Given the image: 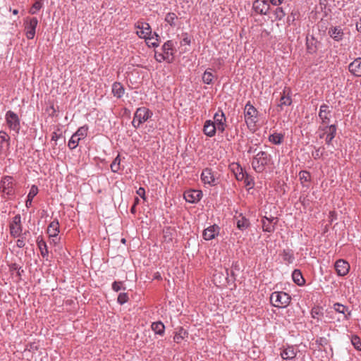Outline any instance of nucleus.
Listing matches in <instances>:
<instances>
[{
	"mask_svg": "<svg viewBox=\"0 0 361 361\" xmlns=\"http://www.w3.org/2000/svg\"><path fill=\"white\" fill-rule=\"evenodd\" d=\"M272 157L265 151H259L252 158L251 165L253 170L258 173H263L267 167L273 165Z\"/></svg>",
	"mask_w": 361,
	"mask_h": 361,
	"instance_id": "nucleus-1",
	"label": "nucleus"
},
{
	"mask_svg": "<svg viewBox=\"0 0 361 361\" xmlns=\"http://www.w3.org/2000/svg\"><path fill=\"white\" fill-rule=\"evenodd\" d=\"M258 115L259 111L257 109L250 103V102H248L244 107V118L247 128L252 131H255L256 129L257 123L258 121Z\"/></svg>",
	"mask_w": 361,
	"mask_h": 361,
	"instance_id": "nucleus-2",
	"label": "nucleus"
},
{
	"mask_svg": "<svg viewBox=\"0 0 361 361\" xmlns=\"http://www.w3.org/2000/svg\"><path fill=\"white\" fill-rule=\"evenodd\" d=\"M174 51L173 42L172 40H168L163 44L161 47V52H155V59L159 63L162 61L171 63L173 60Z\"/></svg>",
	"mask_w": 361,
	"mask_h": 361,
	"instance_id": "nucleus-3",
	"label": "nucleus"
},
{
	"mask_svg": "<svg viewBox=\"0 0 361 361\" xmlns=\"http://www.w3.org/2000/svg\"><path fill=\"white\" fill-rule=\"evenodd\" d=\"M152 115V111L147 107L142 106L137 108L134 114L133 119L132 121L133 126L135 128H140V126L148 121V119H149Z\"/></svg>",
	"mask_w": 361,
	"mask_h": 361,
	"instance_id": "nucleus-4",
	"label": "nucleus"
},
{
	"mask_svg": "<svg viewBox=\"0 0 361 361\" xmlns=\"http://www.w3.org/2000/svg\"><path fill=\"white\" fill-rule=\"evenodd\" d=\"M290 300L291 298L289 294L283 291H275L270 296L271 303L278 308L286 307L290 304Z\"/></svg>",
	"mask_w": 361,
	"mask_h": 361,
	"instance_id": "nucleus-5",
	"label": "nucleus"
},
{
	"mask_svg": "<svg viewBox=\"0 0 361 361\" xmlns=\"http://www.w3.org/2000/svg\"><path fill=\"white\" fill-rule=\"evenodd\" d=\"M336 131L337 127L334 124L330 126H319L318 128L319 137L320 139H324L326 144L330 145L336 135Z\"/></svg>",
	"mask_w": 361,
	"mask_h": 361,
	"instance_id": "nucleus-6",
	"label": "nucleus"
},
{
	"mask_svg": "<svg viewBox=\"0 0 361 361\" xmlns=\"http://www.w3.org/2000/svg\"><path fill=\"white\" fill-rule=\"evenodd\" d=\"M331 310L328 312V314H330L329 317L333 319L334 317L332 316V314L334 312L338 313L341 314V318L338 317L337 319L338 322L341 321H348L350 319L351 317V311L350 310L349 307L346 305H344L340 302H335L332 305V306L330 307Z\"/></svg>",
	"mask_w": 361,
	"mask_h": 361,
	"instance_id": "nucleus-7",
	"label": "nucleus"
},
{
	"mask_svg": "<svg viewBox=\"0 0 361 361\" xmlns=\"http://www.w3.org/2000/svg\"><path fill=\"white\" fill-rule=\"evenodd\" d=\"M38 23L39 21L36 17L27 16L24 19V32L27 39H34Z\"/></svg>",
	"mask_w": 361,
	"mask_h": 361,
	"instance_id": "nucleus-8",
	"label": "nucleus"
},
{
	"mask_svg": "<svg viewBox=\"0 0 361 361\" xmlns=\"http://www.w3.org/2000/svg\"><path fill=\"white\" fill-rule=\"evenodd\" d=\"M9 233L13 238H18L23 232V224L21 216L19 214L15 215L9 221L8 224Z\"/></svg>",
	"mask_w": 361,
	"mask_h": 361,
	"instance_id": "nucleus-9",
	"label": "nucleus"
},
{
	"mask_svg": "<svg viewBox=\"0 0 361 361\" xmlns=\"http://www.w3.org/2000/svg\"><path fill=\"white\" fill-rule=\"evenodd\" d=\"M5 120L8 128L16 133L20 129V122L18 116L13 111L9 110L6 113Z\"/></svg>",
	"mask_w": 361,
	"mask_h": 361,
	"instance_id": "nucleus-10",
	"label": "nucleus"
},
{
	"mask_svg": "<svg viewBox=\"0 0 361 361\" xmlns=\"http://www.w3.org/2000/svg\"><path fill=\"white\" fill-rule=\"evenodd\" d=\"M137 35L142 39H147L152 34L151 27L149 23L138 20L135 23Z\"/></svg>",
	"mask_w": 361,
	"mask_h": 361,
	"instance_id": "nucleus-11",
	"label": "nucleus"
},
{
	"mask_svg": "<svg viewBox=\"0 0 361 361\" xmlns=\"http://www.w3.org/2000/svg\"><path fill=\"white\" fill-rule=\"evenodd\" d=\"M200 178L204 184L209 185V186H215L219 183V179L216 174L209 168H205L202 170Z\"/></svg>",
	"mask_w": 361,
	"mask_h": 361,
	"instance_id": "nucleus-12",
	"label": "nucleus"
},
{
	"mask_svg": "<svg viewBox=\"0 0 361 361\" xmlns=\"http://www.w3.org/2000/svg\"><path fill=\"white\" fill-rule=\"evenodd\" d=\"M13 178L11 176H4L1 180V189L3 193L7 196H13L15 194L13 187Z\"/></svg>",
	"mask_w": 361,
	"mask_h": 361,
	"instance_id": "nucleus-13",
	"label": "nucleus"
},
{
	"mask_svg": "<svg viewBox=\"0 0 361 361\" xmlns=\"http://www.w3.org/2000/svg\"><path fill=\"white\" fill-rule=\"evenodd\" d=\"M269 8L270 5L267 0H255L252 3V10L257 15L265 16Z\"/></svg>",
	"mask_w": 361,
	"mask_h": 361,
	"instance_id": "nucleus-14",
	"label": "nucleus"
},
{
	"mask_svg": "<svg viewBox=\"0 0 361 361\" xmlns=\"http://www.w3.org/2000/svg\"><path fill=\"white\" fill-rule=\"evenodd\" d=\"M212 123L217 128L219 133H223L227 126L226 118L221 110H218L214 115Z\"/></svg>",
	"mask_w": 361,
	"mask_h": 361,
	"instance_id": "nucleus-15",
	"label": "nucleus"
},
{
	"mask_svg": "<svg viewBox=\"0 0 361 361\" xmlns=\"http://www.w3.org/2000/svg\"><path fill=\"white\" fill-rule=\"evenodd\" d=\"M279 222L278 217H267L264 216L261 219L262 228L264 232L274 233L276 229V226Z\"/></svg>",
	"mask_w": 361,
	"mask_h": 361,
	"instance_id": "nucleus-16",
	"label": "nucleus"
},
{
	"mask_svg": "<svg viewBox=\"0 0 361 361\" xmlns=\"http://www.w3.org/2000/svg\"><path fill=\"white\" fill-rule=\"evenodd\" d=\"M349 263L343 259H340L336 261L334 264V268L338 276H345L350 271Z\"/></svg>",
	"mask_w": 361,
	"mask_h": 361,
	"instance_id": "nucleus-17",
	"label": "nucleus"
},
{
	"mask_svg": "<svg viewBox=\"0 0 361 361\" xmlns=\"http://www.w3.org/2000/svg\"><path fill=\"white\" fill-rule=\"evenodd\" d=\"M10 148V136L4 130L0 131V156H6Z\"/></svg>",
	"mask_w": 361,
	"mask_h": 361,
	"instance_id": "nucleus-18",
	"label": "nucleus"
},
{
	"mask_svg": "<svg viewBox=\"0 0 361 361\" xmlns=\"http://www.w3.org/2000/svg\"><path fill=\"white\" fill-rule=\"evenodd\" d=\"M318 116L321 120V126H329L331 111L327 104H323L320 106Z\"/></svg>",
	"mask_w": 361,
	"mask_h": 361,
	"instance_id": "nucleus-19",
	"label": "nucleus"
},
{
	"mask_svg": "<svg viewBox=\"0 0 361 361\" xmlns=\"http://www.w3.org/2000/svg\"><path fill=\"white\" fill-rule=\"evenodd\" d=\"M202 197V192L199 190H188L183 194V197L189 203H196L199 202Z\"/></svg>",
	"mask_w": 361,
	"mask_h": 361,
	"instance_id": "nucleus-20",
	"label": "nucleus"
},
{
	"mask_svg": "<svg viewBox=\"0 0 361 361\" xmlns=\"http://www.w3.org/2000/svg\"><path fill=\"white\" fill-rule=\"evenodd\" d=\"M297 350L293 345L283 346L281 348L280 355L283 360H291L297 355Z\"/></svg>",
	"mask_w": 361,
	"mask_h": 361,
	"instance_id": "nucleus-21",
	"label": "nucleus"
},
{
	"mask_svg": "<svg viewBox=\"0 0 361 361\" xmlns=\"http://www.w3.org/2000/svg\"><path fill=\"white\" fill-rule=\"evenodd\" d=\"M292 104L291 90L286 87L283 92L279 100L278 106L283 109L284 106H290Z\"/></svg>",
	"mask_w": 361,
	"mask_h": 361,
	"instance_id": "nucleus-22",
	"label": "nucleus"
},
{
	"mask_svg": "<svg viewBox=\"0 0 361 361\" xmlns=\"http://www.w3.org/2000/svg\"><path fill=\"white\" fill-rule=\"evenodd\" d=\"M220 228L214 224L209 226L203 231L202 236L205 240H210L215 238L219 233Z\"/></svg>",
	"mask_w": 361,
	"mask_h": 361,
	"instance_id": "nucleus-23",
	"label": "nucleus"
},
{
	"mask_svg": "<svg viewBox=\"0 0 361 361\" xmlns=\"http://www.w3.org/2000/svg\"><path fill=\"white\" fill-rule=\"evenodd\" d=\"M229 169L234 173L235 178L238 181L243 180V178H245V174L247 173L238 163L231 164Z\"/></svg>",
	"mask_w": 361,
	"mask_h": 361,
	"instance_id": "nucleus-24",
	"label": "nucleus"
},
{
	"mask_svg": "<svg viewBox=\"0 0 361 361\" xmlns=\"http://www.w3.org/2000/svg\"><path fill=\"white\" fill-rule=\"evenodd\" d=\"M349 71L356 77H361V58H357L348 66Z\"/></svg>",
	"mask_w": 361,
	"mask_h": 361,
	"instance_id": "nucleus-25",
	"label": "nucleus"
},
{
	"mask_svg": "<svg viewBox=\"0 0 361 361\" xmlns=\"http://www.w3.org/2000/svg\"><path fill=\"white\" fill-rule=\"evenodd\" d=\"M59 222L58 219H54L48 226L47 233L49 238H56L59 233Z\"/></svg>",
	"mask_w": 361,
	"mask_h": 361,
	"instance_id": "nucleus-26",
	"label": "nucleus"
},
{
	"mask_svg": "<svg viewBox=\"0 0 361 361\" xmlns=\"http://www.w3.org/2000/svg\"><path fill=\"white\" fill-rule=\"evenodd\" d=\"M217 128L213 124L212 120H207L203 126V133L208 137H214L216 135Z\"/></svg>",
	"mask_w": 361,
	"mask_h": 361,
	"instance_id": "nucleus-27",
	"label": "nucleus"
},
{
	"mask_svg": "<svg viewBox=\"0 0 361 361\" xmlns=\"http://www.w3.org/2000/svg\"><path fill=\"white\" fill-rule=\"evenodd\" d=\"M328 33L331 38L337 42L341 41L343 39L344 35L343 29L339 26L329 28Z\"/></svg>",
	"mask_w": 361,
	"mask_h": 361,
	"instance_id": "nucleus-28",
	"label": "nucleus"
},
{
	"mask_svg": "<svg viewBox=\"0 0 361 361\" xmlns=\"http://www.w3.org/2000/svg\"><path fill=\"white\" fill-rule=\"evenodd\" d=\"M111 92L114 97H117L118 99H120L123 96L125 89L123 85L121 82H115L112 85Z\"/></svg>",
	"mask_w": 361,
	"mask_h": 361,
	"instance_id": "nucleus-29",
	"label": "nucleus"
},
{
	"mask_svg": "<svg viewBox=\"0 0 361 361\" xmlns=\"http://www.w3.org/2000/svg\"><path fill=\"white\" fill-rule=\"evenodd\" d=\"M284 137V133L274 132L269 135L268 140L271 143L279 145L283 143Z\"/></svg>",
	"mask_w": 361,
	"mask_h": 361,
	"instance_id": "nucleus-30",
	"label": "nucleus"
},
{
	"mask_svg": "<svg viewBox=\"0 0 361 361\" xmlns=\"http://www.w3.org/2000/svg\"><path fill=\"white\" fill-rule=\"evenodd\" d=\"M164 21L172 27L178 25V18L173 12H169L165 15Z\"/></svg>",
	"mask_w": 361,
	"mask_h": 361,
	"instance_id": "nucleus-31",
	"label": "nucleus"
},
{
	"mask_svg": "<svg viewBox=\"0 0 361 361\" xmlns=\"http://www.w3.org/2000/svg\"><path fill=\"white\" fill-rule=\"evenodd\" d=\"M188 333L183 327H179L175 332L173 341L176 343H180L185 338L188 337Z\"/></svg>",
	"mask_w": 361,
	"mask_h": 361,
	"instance_id": "nucleus-32",
	"label": "nucleus"
},
{
	"mask_svg": "<svg viewBox=\"0 0 361 361\" xmlns=\"http://www.w3.org/2000/svg\"><path fill=\"white\" fill-rule=\"evenodd\" d=\"M37 245L40 251V254L43 258L47 257L49 255V251L47 248V245L46 242L43 240L42 237H38L37 239Z\"/></svg>",
	"mask_w": 361,
	"mask_h": 361,
	"instance_id": "nucleus-33",
	"label": "nucleus"
},
{
	"mask_svg": "<svg viewBox=\"0 0 361 361\" xmlns=\"http://www.w3.org/2000/svg\"><path fill=\"white\" fill-rule=\"evenodd\" d=\"M39 192V189L37 185H32L30 188V192L27 196V200L25 201V206L27 208H29L32 206L33 198L37 195Z\"/></svg>",
	"mask_w": 361,
	"mask_h": 361,
	"instance_id": "nucleus-34",
	"label": "nucleus"
},
{
	"mask_svg": "<svg viewBox=\"0 0 361 361\" xmlns=\"http://www.w3.org/2000/svg\"><path fill=\"white\" fill-rule=\"evenodd\" d=\"M292 279L295 283L299 286H302L305 283V280L299 269H295L292 273Z\"/></svg>",
	"mask_w": 361,
	"mask_h": 361,
	"instance_id": "nucleus-35",
	"label": "nucleus"
},
{
	"mask_svg": "<svg viewBox=\"0 0 361 361\" xmlns=\"http://www.w3.org/2000/svg\"><path fill=\"white\" fill-rule=\"evenodd\" d=\"M121 155L118 154L110 164V169L113 173H119L123 170L124 167L121 166Z\"/></svg>",
	"mask_w": 361,
	"mask_h": 361,
	"instance_id": "nucleus-36",
	"label": "nucleus"
},
{
	"mask_svg": "<svg viewBox=\"0 0 361 361\" xmlns=\"http://www.w3.org/2000/svg\"><path fill=\"white\" fill-rule=\"evenodd\" d=\"M250 224L247 219L242 215L236 218V226L240 231H244L250 226Z\"/></svg>",
	"mask_w": 361,
	"mask_h": 361,
	"instance_id": "nucleus-37",
	"label": "nucleus"
},
{
	"mask_svg": "<svg viewBox=\"0 0 361 361\" xmlns=\"http://www.w3.org/2000/svg\"><path fill=\"white\" fill-rule=\"evenodd\" d=\"M299 179L303 187L308 188L309 183L311 181V174L307 171H301L299 173Z\"/></svg>",
	"mask_w": 361,
	"mask_h": 361,
	"instance_id": "nucleus-38",
	"label": "nucleus"
},
{
	"mask_svg": "<svg viewBox=\"0 0 361 361\" xmlns=\"http://www.w3.org/2000/svg\"><path fill=\"white\" fill-rule=\"evenodd\" d=\"M151 329L156 334L160 336L164 334L165 326L161 322H153L151 325Z\"/></svg>",
	"mask_w": 361,
	"mask_h": 361,
	"instance_id": "nucleus-39",
	"label": "nucleus"
},
{
	"mask_svg": "<svg viewBox=\"0 0 361 361\" xmlns=\"http://www.w3.org/2000/svg\"><path fill=\"white\" fill-rule=\"evenodd\" d=\"M283 261L286 264H292L295 259L294 255L290 250H283L281 253Z\"/></svg>",
	"mask_w": 361,
	"mask_h": 361,
	"instance_id": "nucleus-40",
	"label": "nucleus"
},
{
	"mask_svg": "<svg viewBox=\"0 0 361 361\" xmlns=\"http://www.w3.org/2000/svg\"><path fill=\"white\" fill-rule=\"evenodd\" d=\"M88 129V126L85 125L80 127L73 135L80 137V140H84L87 135Z\"/></svg>",
	"mask_w": 361,
	"mask_h": 361,
	"instance_id": "nucleus-41",
	"label": "nucleus"
},
{
	"mask_svg": "<svg viewBox=\"0 0 361 361\" xmlns=\"http://www.w3.org/2000/svg\"><path fill=\"white\" fill-rule=\"evenodd\" d=\"M214 75L209 70H206L202 75V81L204 83L210 85L213 82Z\"/></svg>",
	"mask_w": 361,
	"mask_h": 361,
	"instance_id": "nucleus-42",
	"label": "nucleus"
},
{
	"mask_svg": "<svg viewBox=\"0 0 361 361\" xmlns=\"http://www.w3.org/2000/svg\"><path fill=\"white\" fill-rule=\"evenodd\" d=\"M43 6V1L42 0H37L35 2L32 4L31 8L29 10V13L31 15H34L37 13Z\"/></svg>",
	"mask_w": 361,
	"mask_h": 361,
	"instance_id": "nucleus-43",
	"label": "nucleus"
},
{
	"mask_svg": "<svg viewBox=\"0 0 361 361\" xmlns=\"http://www.w3.org/2000/svg\"><path fill=\"white\" fill-rule=\"evenodd\" d=\"M145 39L149 47H156L159 45L158 35L156 33H152L151 36H149V38Z\"/></svg>",
	"mask_w": 361,
	"mask_h": 361,
	"instance_id": "nucleus-44",
	"label": "nucleus"
},
{
	"mask_svg": "<svg viewBox=\"0 0 361 361\" xmlns=\"http://www.w3.org/2000/svg\"><path fill=\"white\" fill-rule=\"evenodd\" d=\"M80 140H81L80 139V137H78L73 134L71 139L68 141V147L71 149H74L78 147Z\"/></svg>",
	"mask_w": 361,
	"mask_h": 361,
	"instance_id": "nucleus-45",
	"label": "nucleus"
},
{
	"mask_svg": "<svg viewBox=\"0 0 361 361\" xmlns=\"http://www.w3.org/2000/svg\"><path fill=\"white\" fill-rule=\"evenodd\" d=\"M312 317L317 319H320V317L323 315L322 308L320 307H314L311 310Z\"/></svg>",
	"mask_w": 361,
	"mask_h": 361,
	"instance_id": "nucleus-46",
	"label": "nucleus"
},
{
	"mask_svg": "<svg viewBox=\"0 0 361 361\" xmlns=\"http://www.w3.org/2000/svg\"><path fill=\"white\" fill-rule=\"evenodd\" d=\"M351 343L353 347L358 351H361V339L357 335H353L351 337Z\"/></svg>",
	"mask_w": 361,
	"mask_h": 361,
	"instance_id": "nucleus-47",
	"label": "nucleus"
},
{
	"mask_svg": "<svg viewBox=\"0 0 361 361\" xmlns=\"http://www.w3.org/2000/svg\"><path fill=\"white\" fill-rule=\"evenodd\" d=\"M244 176L245 178H243V180L245 185L249 187V188H252L255 185L254 178L248 173L245 174Z\"/></svg>",
	"mask_w": 361,
	"mask_h": 361,
	"instance_id": "nucleus-48",
	"label": "nucleus"
},
{
	"mask_svg": "<svg viewBox=\"0 0 361 361\" xmlns=\"http://www.w3.org/2000/svg\"><path fill=\"white\" fill-rule=\"evenodd\" d=\"M324 147H318L315 151L312 152V156L314 159H319L324 156Z\"/></svg>",
	"mask_w": 361,
	"mask_h": 361,
	"instance_id": "nucleus-49",
	"label": "nucleus"
},
{
	"mask_svg": "<svg viewBox=\"0 0 361 361\" xmlns=\"http://www.w3.org/2000/svg\"><path fill=\"white\" fill-rule=\"evenodd\" d=\"M276 20H281L286 16V13L281 7H277L274 11Z\"/></svg>",
	"mask_w": 361,
	"mask_h": 361,
	"instance_id": "nucleus-50",
	"label": "nucleus"
},
{
	"mask_svg": "<svg viewBox=\"0 0 361 361\" xmlns=\"http://www.w3.org/2000/svg\"><path fill=\"white\" fill-rule=\"evenodd\" d=\"M128 300H129V297L126 293H119V295L118 296L117 302L120 305H123L124 303L127 302L128 301Z\"/></svg>",
	"mask_w": 361,
	"mask_h": 361,
	"instance_id": "nucleus-51",
	"label": "nucleus"
},
{
	"mask_svg": "<svg viewBox=\"0 0 361 361\" xmlns=\"http://www.w3.org/2000/svg\"><path fill=\"white\" fill-rule=\"evenodd\" d=\"M307 51L310 54H313L314 52H316L317 51V47L314 44V39L312 38V42H310L308 39L307 41Z\"/></svg>",
	"mask_w": 361,
	"mask_h": 361,
	"instance_id": "nucleus-52",
	"label": "nucleus"
},
{
	"mask_svg": "<svg viewBox=\"0 0 361 361\" xmlns=\"http://www.w3.org/2000/svg\"><path fill=\"white\" fill-rule=\"evenodd\" d=\"M112 289L116 291V292H118L119 290H121V289H123L125 290L126 288L125 287H123V282L122 281H114L113 283H112Z\"/></svg>",
	"mask_w": 361,
	"mask_h": 361,
	"instance_id": "nucleus-53",
	"label": "nucleus"
},
{
	"mask_svg": "<svg viewBox=\"0 0 361 361\" xmlns=\"http://www.w3.org/2000/svg\"><path fill=\"white\" fill-rule=\"evenodd\" d=\"M316 343L321 347H324L329 343V341L324 337H319L316 339Z\"/></svg>",
	"mask_w": 361,
	"mask_h": 361,
	"instance_id": "nucleus-54",
	"label": "nucleus"
},
{
	"mask_svg": "<svg viewBox=\"0 0 361 361\" xmlns=\"http://www.w3.org/2000/svg\"><path fill=\"white\" fill-rule=\"evenodd\" d=\"M137 194L140 197H142L144 200H146V197H145V190L144 188H142L140 187L137 190Z\"/></svg>",
	"mask_w": 361,
	"mask_h": 361,
	"instance_id": "nucleus-55",
	"label": "nucleus"
},
{
	"mask_svg": "<svg viewBox=\"0 0 361 361\" xmlns=\"http://www.w3.org/2000/svg\"><path fill=\"white\" fill-rule=\"evenodd\" d=\"M16 245L19 248L23 247L25 245V243L24 239L23 238H18L17 240V241H16Z\"/></svg>",
	"mask_w": 361,
	"mask_h": 361,
	"instance_id": "nucleus-56",
	"label": "nucleus"
},
{
	"mask_svg": "<svg viewBox=\"0 0 361 361\" xmlns=\"http://www.w3.org/2000/svg\"><path fill=\"white\" fill-rule=\"evenodd\" d=\"M181 44L183 45H189L190 44V39L188 37L187 34H185V37L183 38Z\"/></svg>",
	"mask_w": 361,
	"mask_h": 361,
	"instance_id": "nucleus-57",
	"label": "nucleus"
},
{
	"mask_svg": "<svg viewBox=\"0 0 361 361\" xmlns=\"http://www.w3.org/2000/svg\"><path fill=\"white\" fill-rule=\"evenodd\" d=\"M170 235L171 233L169 229L164 231V238L165 241H167V237H169V241L172 240V238L169 236Z\"/></svg>",
	"mask_w": 361,
	"mask_h": 361,
	"instance_id": "nucleus-58",
	"label": "nucleus"
},
{
	"mask_svg": "<svg viewBox=\"0 0 361 361\" xmlns=\"http://www.w3.org/2000/svg\"><path fill=\"white\" fill-rule=\"evenodd\" d=\"M283 0H269V1L273 4L274 6H279L282 4Z\"/></svg>",
	"mask_w": 361,
	"mask_h": 361,
	"instance_id": "nucleus-59",
	"label": "nucleus"
},
{
	"mask_svg": "<svg viewBox=\"0 0 361 361\" xmlns=\"http://www.w3.org/2000/svg\"><path fill=\"white\" fill-rule=\"evenodd\" d=\"M356 29L358 32H361V16L359 21L356 23Z\"/></svg>",
	"mask_w": 361,
	"mask_h": 361,
	"instance_id": "nucleus-60",
	"label": "nucleus"
},
{
	"mask_svg": "<svg viewBox=\"0 0 361 361\" xmlns=\"http://www.w3.org/2000/svg\"><path fill=\"white\" fill-rule=\"evenodd\" d=\"M51 238V243H53L54 245H56L59 243V238H58L57 237L56 238Z\"/></svg>",
	"mask_w": 361,
	"mask_h": 361,
	"instance_id": "nucleus-61",
	"label": "nucleus"
},
{
	"mask_svg": "<svg viewBox=\"0 0 361 361\" xmlns=\"http://www.w3.org/2000/svg\"><path fill=\"white\" fill-rule=\"evenodd\" d=\"M136 206L135 205H133L131 209H130V212L132 214H135L136 213V209H135Z\"/></svg>",
	"mask_w": 361,
	"mask_h": 361,
	"instance_id": "nucleus-62",
	"label": "nucleus"
},
{
	"mask_svg": "<svg viewBox=\"0 0 361 361\" xmlns=\"http://www.w3.org/2000/svg\"><path fill=\"white\" fill-rule=\"evenodd\" d=\"M139 202H140L139 198H138V197H135V200H134V204H133V205L137 206V204L139 203Z\"/></svg>",
	"mask_w": 361,
	"mask_h": 361,
	"instance_id": "nucleus-63",
	"label": "nucleus"
},
{
	"mask_svg": "<svg viewBox=\"0 0 361 361\" xmlns=\"http://www.w3.org/2000/svg\"><path fill=\"white\" fill-rule=\"evenodd\" d=\"M12 13L13 15H17L18 13V11L17 9H14L13 10Z\"/></svg>",
	"mask_w": 361,
	"mask_h": 361,
	"instance_id": "nucleus-64",
	"label": "nucleus"
}]
</instances>
